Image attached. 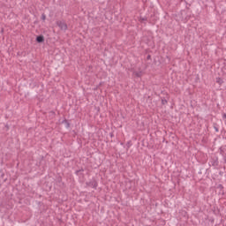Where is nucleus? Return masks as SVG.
<instances>
[{"instance_id": "1", "label": "nucleus", "mask_w": 226, "mask_h": 226, "mask_svg": "<svg viewBox=\"0 0 226 226\" xmlns=\"http://www.w3.org/2000/svg\"><path fill=\"white\" fill-rule=\"evenodd\" d=\"M56 26H58V27H60V29L63 31H66L68 29V26L63 21H57Z\"/></svg>"}, {"instance_id": "4", "label": "nucleus", "mask_w": 226, "mask_h": 226, "mask_svg": "<svg viewBox=\"0 0 226 226\" xmlns=\"http://www.w3.org/2000/svg\"><path fill=\"white\" fill-rule=\"evenodd\" d=\"M162 105H165V103H167V100H162Z\"/></svg>"}, {"instance_id": "3", "label": "nucleus", "mask_w": 226, "mask_h": 226, "mask_svg": "<svg viewBox=\"0 0 226 226\" xmlns=\"http://www.w3.org/2000/svg\"><path fill=\"white\" fill-rule=\"evenodd\" d=\"M41 19H42L43 20H45V19H47V16H45V14H42V15H41Z\"/></svg>"}, {"instance_id": "2", "label": "nucleus", "mask_w": 226, "mask_h": 226, "mask_svg": "<svg viewBox=\"0 0 226 226\" xmlns=\"http://www.w3.org/2000/svg\"><path fill=\"white\" fill-rule=\"evenodd\" d=\"M36 41L38 43H43V41H45V38L43 37V35L37 36Z\"/></svg>"}, {"instance_id": "5", "label": "nucleus", "mask_w": 226, "mask_h": 226, "mask_svg": "<svg viewBox=\"0 0 226 226\" xmlns=\"http://www.w3.org/2000/svg\"><path fill=\"white\" fill-rule=\"evenodd\" d=\"M224 119H226V114L223 115Z\"/></svg>"}, {"instance_id": "6", "label": "nucleus", "mask_w": 226, "mask_h": 226, "mask_svg": "<svg viewBox=\"0 0 226 226\" xmlns=\"http://www.w3.org/2000/svg\"><path fill=\"white\" fill-rule=\"evenodd\" d=\"M137 75V77H140V74H136Z\"/></svg>"}]
</instances>
